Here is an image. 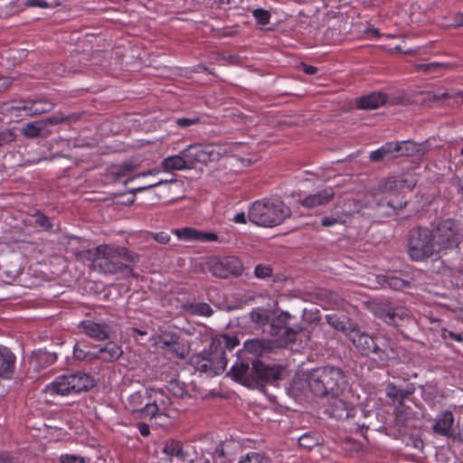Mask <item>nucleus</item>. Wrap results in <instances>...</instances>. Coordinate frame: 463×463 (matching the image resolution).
Instances as JSON below:
<instances>
[{
	"instance_id": "1",
	"label": "nucleus",
	"mask_w": 463,
	"mask_h": 463,
	"mask_svg": "<svg viewBox=\"0 0 463 463\" xmlns=\"http://www.w3.org/2000/svg\"><path fill=\"white\" fill-rule=\"evenodd\" d=\"M239 344L240 341L235 335H222L213 337L209 350L194 354L190 364L195 371L208 377L221 374L227 366V352H232Z\"/></svg>"
},
{
	"instance_id": "2",
	"label": "nucleus",
	"mask_w": 463,
	"mask_h": 463,
	"mask_svg": "<svg viewBox=\"0 0 463 463\" xmlns=\"http://www.w3.org/2000/svg\"><path fill=\"white\" fill-rule=\"evenodd\" d=\"M416 180L413 177H388L382 180L376 189L375 196L384 194L377 202V210L385 216H396L407 205L402 194L413 190Z\"/></svg>"
},
{
	"instance_id": "3",
	"label": "nucleus",
	"mask_w": 463,
	"mask_h": 463,
	"mask_svg": "<svg viewBox=\"0 0 463 463\" xmlns=\"http://www.w3.org/2000/svg\"><path fill=\"white\" fill-rule=\"evenodd\" d=\"M310 392L317 397L343 394L347 387L344 371L336 366H321L313 369L307 377Z\"/></svg>"
},
{
	"instance_id": "4",
	"label": "nucleus",
	"mask_w": 463,
	"mask_h": 463,
	"mask_svg": "<svg viewBox=\"0 0 463 463\" xmlns=\"http://www.w3.org/2000/svg\"><path fill=\"white\" fill-rule=\"evenodd\" d=\"M350 340L362 355L371 357L380 366L387 365L397 355L391 340L381 335L352 330Z\"/></svg>"
},
{
	"instance_id": "5",
	"label": "nucleus",
	"mask_w": 463,
	"mask_h": 463,
	"mask_svg": "<svg viewBox=\"0 0 463 463\" xmlns=\"http://www.w3.org/2000/svg\"><path fill=\"white\" fill-rule=\"evenodd\" d=\"M291 210L279 199L264 198L255 201L248 211L252 223L263 227H275L290 217Z\"/></svg>"
},
{
	"instance_id": "6",
	"label": "nucleus",
	"mask_w": 463,
	"mask_h": 463,
	"mask_svg": "<svg viewBox=\"0 0 463 463\" xmlns=\"http://www.w3.org/2000/svg\"><path fill=\"white\" fill-rule=\"evenodd\" d=\"M94 385V378L90 373L76 372L59 375L45 386V392L50 394L67 396L87 392Z\"/></svg>"
},
{
	"instance_id": "7",
	"label": "nucleus",
	"mask_w": 463,
	"mask_h": 463,
	"mask_svg": "<svg viewBox=\"0 0 463 463\" xmlns=\"http://www.w3.org/2000/svg\"><path fill=\"white\" fill-rule=\"evenodd\" d=\"M438 252L430 229L419 227L411 232L408 253L412 260L423 261Z\"/></svg>"
},
{
	"instance_id": "8",
	"label": "nucleus",
	"mask_w": 463,
	"mask_h": 463,
	"mask_svg": "<svg viewBox=\"0 0 463 463\" xmlns=\"http://www.w3.org/2000/svg\"><path fill=\"white\" fill-rule=\"evenodd\" d=\"M290 314L281 312L277 317L269 320L266 329L267 334L272 336H278L285 345L294 344L298 339L302 341V337H307V330L302 327L292 328L289 326Z\"/></svg>"
},
{
	"instance_id": "9",
	"label": "nucleus",
	"mask_w": 463,
	"mask_h": 463,
	"mask_svg": "<svg viewBox=\"0 0 463 463\" xmlns=\"http://www.w3.org/2000/svg\"><path fill=\"white\" fill-rule=\"evenodd\" d=\"M431 232L439 252L458 247L462 240L459 224L452 219L439 221Z\"/></svg>"
},
{
	"instance_id": "10",
	"label": "nucleus",
	"mask_w": 463,
	"mask_h": 463,
	"mask_svg": "<svg viewBox=\"0 0 463 463\" xmlns=\"http://www.w3.org/2000/svg\"><path fill=\"white\" fill-rule=\"evenodd\" d=\"M205 266L213 276L220 279L239 277L243 272L242 261L236 256H211L207 259Z\"/></svg>"
},
{
	"instance_id": "11",
	"label": "nucleus",
	"mask_w": 463,
	"mask_h": 463,
	"mask_svg": "<svg viewBox=\"0 0 463 463\" xmlns=\"http://www.w3.org/2000/svg\"><path fill=\"white\" fill-rule=\"evenodd\" d=\"M373 310L376 317L395 327L405 326L412 321L408 308L390 302L377 304Z\"/></svg>"
},
{
	"instance_id": "12",
	"label": "nucleus",
	"mask_w": 463,
	"mask_h": 463,
	"mask_svg": "<svg viewBox=\"0 0 463 463\" xmlns=\"http://www.w3.org/2000/svg\"><path fill=\"white\" fill-rule=\"evenodd\" d=\"M119 251V248L110 246L109 254L99 256L94 270L103 274L121 273L125 277L130 276L133 269L130 265L123 263L118 260Z\"/></svg>"
},
{
	"instance_id": "13",
	"label": "nucleus",
	"mask_w": 463,
	"mask_h": 463,
	"mask_svg": "<svg viewBox=\"0 0 463 463\" xmlns=\"http://www.w3.org/2000/svg\"><path fill=\"white\" fill-rule=\"evenodd\" d=\"M355 412V407L352 402L346 401L345 391H343V394L330 396L324 406V413L329 418L338 420L354 418Z\"/></svg>"
},
{
	"instance_id": "14",
	"label": "nucleus",
	"mask_w": 463,
	"mask_h": 463,
	"mask_svg": "<svg viewBox=\"0 0 463 463\" xmlns=\"http://www.w3.org/2000/svg\"><path fill=\"white\" fill-rule=\"evenodd\" d=\"M52 107V102L43 99L19 100L11 102L6 109L12 116L23 118L48 112Z\"/></svg>"
},
{
	"instance_id": "15",
	"label": "nucleus",
	"mask_w": 463,
	"mask_h": 463,
	"mask_svg": "<svg viewBox=\"0 0 463 463\" xmlns=\"http://www.w3.org/2000/svg\"><path fill=\"white\" fill-rule=\"evenodd\" d=\"M283 367L279 364L267 365L261 361H251V384L264 386L280 378Z\"/></svg>"
},
{
	"instance_id": "16",
	"label": "nucleus",
	"mask_w": 463,
	"mask_h": 463,
	"mask_svg": "<svg viewBox=\"0 0 463 463\" xmlns=\"http://www.w3.org/2000/svg\"><path fill=\"white\" fill-rule=\"evenodd\" d=\"M170 405L169 397L161 389H149V400L145 404L146 415L153 418L164 415Z\"/></svg>"
},
{
	"instance_id": "17",
	"label": "nucleus",
	"mask_w": 463,
	"mask_h": 463,
	"mask_svg": "<svg viewBox=\"0 0 463 463\" xmlns=\"http://www.w3.org/2000/svg\"><path fill=\"white\" fill-rule=\"evenodd\" d=\"M79 328L88 336L97 341H105L109 338L112 328L109 323L96 322L90 319L83 320Z\"/></svg>"
},
{
	"instance_id": "18",
	"label": "nucleus",
	"mask_w": 463,
	"mask_h": 463,
	"mask_svg": "<svg viewBox=\"0 0 463 463\" xmlns=\"http://www.w3.org/2000/svg\"><path fill=\"white\" fill-rule=\"evenodd\" d=\"M175 234L185 241L211 242L218 241V235L215 232L199 231L192 227L177 229L175 231Z\"/></svg>"
},
{
	"instance_id": "19",
	"label": "nucleus",
	"mask_w": 463,
	"mask_h": 463,
	"mask_svg": "<svg viewBox=\"0 0 463 463\" xmlns=\"http://www.w3.org/2000/svg\"><path fill=\"white\" fill-rule=\"evenodd\" d=\"M454 415L452 411L445 410L440 411L436 415L435 423L432 426V430L434 433L444 436V437H452L454 434L453 425H454Z\"/></svg>"
},
{
	"instance_id": "20",
	"label": "nucleus",
	"mask_w": 463,
	"mask_h": 463,
	"mask_svg": "<svg viewBox=\"0 0 463 463\" xmlns=\"http://www.w3.org/2000/svg\"><path fill=\"white\" fill-rule=\"evenodd\" d=\"M237 146V144L230 143H210L203 144V153L205 164L220 160L222 156L232 152V148Z\"/></svg>"
},
{
	"instance_id": "21",
	"label": "nucleus",
	"mask_w": 463,
	"mask_h": 463,
	"mask_svg": "<svg viewBox=\"0 0 463 463\" xmlns=\"http://www.w3.org/2000/svg\"><path fill=\"white\" fill-rule=\"evenodd\" d=\"M149 400V389L144 388L130 394L128 398L126 407L133 414L146 417L145 404Z\"/></svg>"
},
{
	"instance_id": "22",
	"label": "nucleus",
	"mask_w": 463,
	"mask_h": 463,
	"mask_svg": "<svg viewBox=\"0 0 463 463\" xmlns=\"http://www.w3.org/2000/svg\"><path fill=\"white\" fill-rule=\"evenodd\" d=\"M387 95L382 91H373L364 95L355 100L357 109L372 110L380 108L387 102Z\"/></svg>"
},
{
	"instance_id": "23",
	"label": "nucleus",
	"mask_w": 463,
	"mask_h": 463,
	"mask_svg": "<svg viewBox=\"0 0 463 463\" xmlns=\"http://www.w3.org/2000/svg\"><path fill=\"white\" fill-rule=\"evenodd\" d=\"M335 191L332 187H326L317 194H309L300 201L302 206L306 208H315L317 206L327 204L333 200Z\"/></svg>"
},
{
	"instance_id": "24",
	"label": "nucleus",
	"mask_w": 463,
	"mask_h": 463,
	"mask_svg": "<svg viewBox=\"0 0 463 463\" xmlns=\"http://www.w3.org/2000/svg\"><path fill=\"white\" fill-rule=\"evenodd\" d=\"M15 355L11 350L4 345H0V378L9 380L12 378L14 366Z\"/></svg>"
},
{
	"instance_id": "25",
	"label": "nucleus",
	"mask_w": 463,
	"mask_h": 463,
	"mask_svg": "<svg viewBox=\"0 0 463 463\" xmlns=\"http://www.w3.org/2000/svg\"><path fill=\"white\" fill-rule=\"evenodd\" d=\"M414 391L415 388L411 383L401 386L396 385L393 383H390L385 388L386 395L392 401V402L398 403L399 405H402L403 401L411 395Z\"/></svg>"
},
{
	"instance_id": "26",
	"label": "nucleus",
	"mask_w": 463,
	"mask_h": 463,
	"mask_svg": "<svg viewBox=\"0 0 463 463\" xmlns=\"http://www.w3.org/2000/svg\"><path fill=\"white\" fill-rule=\"evenodd\" d=\"M243 346L247 353L262 356L273 349L274 342L264 338H253L246 340Z\"/></svg>"
},
{
	"instance_id": "27",
	"label": "nucleus",
	"mask_w": 463,
	"mask_h": 463,
	"mask_svg": "<svg viewBox=\"0 0 463 463\" xmlns=\"http://www.w3.org/2000/svg\"><path fill=\"white\" fill-rule=\"evenodd\" d=\"M230 374L237 382L247 385L251 384V366H250L248 362H239V357L236 363L232 366Z\"/></svg>"
},
{
	"instance_id": "28",
	"label": "nucleus",
	"mask_w": 463,
	"mask_h": 463,
	"mask_svg": "<svg viewBox=\"0 0 463 463\" xmlns=\"http://www.w3.org/2000/svg\"><path fill=\"white\" fill-rule=\"evenodd\" d=\"M110 250V245L102 244L95 248L84 250L77 254V259L81 261H90L91 268L94 269L99 256L109 254Z\"/></svg>"
},
{
	"instance_id": "29",
	"label": "nucleus",
	"mask_w": 463,
	"mask_h": 463,
	"mask_svg": "<svg viewBox=\"0 0 463 463\" xmlns=\"http://www.w3.org/2000/svg\"><path fill=\"white\" fill-rule=\"evenodd\" d=\"M162 453L168 458L170 463L173 458L184 460L187 457V453L184 450L183 443L174 439H169L165 441Z\"/></svg>"
},
{
	"instance_id": "30",
	"label": "nucleus",
	"mask_w": 463,
	"mask_h": 463,
	"mask_svg": "<svg viewBox=\"0 0 463 463\" xmlns=\"http://www.w3.org/2000/svg\"><path fill=\"white\" fill-rule=\"evenodd\" d=\"M123 354L120 345L109 342L104 347L97 346V359L104 362H114Z\"/></svg>"
},
{
	"instance_id": "31",
	"label": "nucleus",
	"mask_w": 463,
	"mask_h": 463,
	"mask_svg": "<svg viewBox=\"0 0 463 463\" xmlns=\"http://www.w3.org/2000/svg\"><path fill=\"white\" fill-rule=\"evenodd\" d=\"M162 166L166 172L181 171L192 168L188 159L181 153L179 155L165 157L162 161Z\"/></svg>"
},
{
	"instance_id": "32",
	"label": "nucleus",
	"mask_w": 463,
	"mask_h": 463,
	"mask_svg": "<svg viewBox=\"0 0 463 463\" xmlns=\"http://www.w3.org/2000/svg\"><path fill=\"white\" fill-rule=\"evenodd\" d=\"M181 154L188 159L191 167H193L195 163L205 164L203 144L202 143L189 145L181 151Z\"/></svg>"
},
{
	"instance_id": "33",
	"label": "nucleus",
	"mask_w": 463,
	"mask_h": 463,
	"mask_svg": "<svg viewBox=\"0 0 463 463\" xmlns=\"http://www.w3.org/2000/svg\"><path fill=\"white\" fill-rule=\"evenodd\" d=\"M378 282L383 287L394 290H402L410 287L409 280L392 275H381L377 277Z\"/></svg>"
},
{
	"instance_id": "34",
	"label": "nucleus",
	"mask_w": 463,
	"mask_h": 463,
	"mask_svg": "<svg viewBox=\"0 0 463 463\" xmlns=\"http://www.w3.org/2000/svg\"><path fill=\"white\" fill-rule=\"evenodd\" d=\"M184 310L194 316L210 317L213 314L211 306L205 302L187 301L183 304Z\"/></svg>"
},
{
	"instance_id": "35",
	"label": "nucleus",
	"mask_w": 463,
	"mask_h": 463,
	"mask_svg": "<svg viewBox=\"0 0 463 463\" xmlns=\"http://www.w3.org/2000/svg\"><path fill=\"white\" fill-rule=\"evenodd\" d=\"M73 355L80 361H91L97 359V346L92 350L84 343H77L73 347Z\"/></svg>"
},
{
	"instance_id": "36",
	"label": "nucleus",
	"mask_w": 463,
	"mask_h": 463,
	"mask_svg": "<svg viewBox=\"0 0 463 463\" xmlns=\"http://www.w3.org/2000/svg\"><path fill=\"white\" fill-rule=\"evenodd\" d=\"M270 311L265 308H254L250 314L251 321L265 333L270 320Z\"/></svg>"
},
{
	"instance_id": "37",
	"label": "nucleus",
	"mask_w": 463,
	"mask_h": 463,
	"mask_svg": "<svg viewBox=\"0 0 463 463\" xmlns=\"http://www.w3.org/2000/svg\"><path fill=\"white\" fill-rule=\"evenodd\" d=\"M189 353L187 345L180 337L167 349V354L172 358L184 359Z\"/></svg>"
},
{
	"instance_id": "38",
	"label": "nucleus",
	"mask_w": 463,
	"mask_h": 463,
	"mask_svg": "<svg viewBox=\"0 0 463 463\" xmlns=\"http://www.w3.org/2000/svg\"><path fill=\"white\" fill-rule=\"evenodd\" d=\"M319 436L316 433H305L298 439V444L306 449H312L319 444Z\"/></svg>"
},
{
	"instance_id": "39",
	"label": "nucleus",
	"mask_w": 463,
	"mask_h": 463,
	"mask_svg": "<svg viewBox=\"0 0 463 463\" xmlns=\"http://www.w3.org/2000/svg\"><path fill=\"white\" fill-rule=\"evenodd\" d=\"M399 143L402 144V149L401 151H399L400 156H413L420 151V145L414 143L412 141L407 140L401 141Z\"/></svg>"
},
{
	"instance_id": "40",
	"label": "nucleus",
	"mask_w": 463,
	"mask_h": 463,
	"mask_svg": "<svg viewBox=\"0 0 463 463\" xmlns=\"http://www.w3.org/2000/svg\"><path fill=\"white\" fill-rule=\"evenodd\" d=\"M239 463H269V458L259 452H249L241 459Z\"/></svg>"
},
{
	"instance_id": "41",
	"label": "nucleus",
	"mask_w": 463,
	"mask_h": 463,
	"mask_svg": "<svg viewBox=\"0 0 463 463\" xmlns=\"http://www.w3.org/2000/svg\"><path fill=\"white\" fill-rule=\"evenodd\" d=\"M43 125L40 122L28 123L23 128V134L27 137H36L41 135Z\"/></svg>"
},
{
	"instance_id": "42",
	"label": "nucleus",
	"mask_w": 463,
	"mask_h": 463,
	"mask_svg": "<svg viewBox=\"0 0 463 463\" xmlns=\"http://www.w3.org/2000/svg\"><path fill=\"white\" fill-rule=\"evenodd\" d=\"M78 119V116L75 114H70L68 116L53 115L45 119V122L50 125H58L61 123H71Z\"/></svg>"
},
{
	"instance_id": "43",
	"label": "nucleus",
	"mask_w": 463,
	"mask_h": 463,
	"mask_svg": "<svg viewBox=\"0 0 463 463\" xmlns=\"http://www.w3.org/2000/svg\"><path fill=\"white\" fill-rule=\"evenodd\" d=\"M440 336L448 344H449L450 342H453V341L458 342V343H463V334L462 333H457V332L449 330L447 328L440 329Z\"/></svg>"
},
{
	"instance_id": "44",
	"label": "nucleus",
	"mask_w": 463,
	"mask_h": 463,
	"mask_svg": "<svg viewBox=\"0 0 463 463\" xmlns=\"http://www.w3.org/2000/svg\"><path fill=\"white\" fill-rule=\"evenodd\" d=\"M252 15L257 24L262 26L269 24L271 17L270 13L262 8H257L253 10Z\"/></svg>"
},
{
	"instance_id": "45",
	"label": "nucleus",
	"mask_w": 463,
	"mask_h": 463,
	"mask_svg": "<svg viewBox=\"0 0 463 463\" xmlns=\"http://www.w3.org/2000/svg\"><path fill=\"white\" fill-rule=\"evenodd\" d=\"M180 336L176 334L163 333L158 338V345L161 348L168 349Z\"/></svg>"
},
{
	"instance_id": "46",
	"label": "nucleus",
	"mask_w": 463,
	"mask_h": 463,
	"mask_svg": "<svg viewBox=\"0 0 463 463\" xmlns=\"http://www.w3.org/2000/svg\"><path fill=\"white\" fill-rule=\"evenodd\" d=\"M34 217H35V223L39 227H41L46 231L51 230L52 228L53 224L47 215L43 214L41 212H37L35 213Z\"/></svg>"
},
{
	"instance_id": "47",
	"label": "nucleus",
	"mask_w": 463,
	"mask_h": 463,
	"mask_svg": "<svg viewBox=\"0 0 463 463\" xmlns=\"http://www.w3.org/2000/svg\"><path fill=\"white\" fill-rule=\"evenodd\" d=\"M169 392H171L173 395L175 397L183 398L185 395H187V391L185 389L184 383L179 382H170Z\"/></svg>"
},
{
	"instance_id": "48",
	"label": "nucleus",
	"mask_w": 463,
	"mask_h": 463,
	"mask_svg": "<svg viewBox=\"0 0 463 463\" xmlns=\"http://www.w3.org/2000/svg\"><path fill=\"white\" fill-rule=\"evenodd\" d=\"M200 122H201V118H199V117L178 118L175 119L176 126L181 128H187L196 125Z\"/></svg>"
},
{
	"instance_id": "49",
	"label": "nucleus",
	"mask_w": 463,
	"mask_h": 463,
	"mask_svg": "<svg viewBox=\"0 0 463 463\" xmlns=\"http://www.w3.org/2000/svg\"><path fill=\"white\" fill-rule=\"evenodd\" d=\"M16 137L14 132L11 129H4L0 131V146L13 142Z\"/></svg>"
},
{
	"instance_id": "50",
	"label": "nucleus",
	"mask_w": 463,
	"mask_h": 463,
	"mask_svg": "<svg viewBox=\"0 0 463 463\" xmlns=\"http://www.w3.org/2000/svg\"><path fill=\"white\" fill-rule=\"evenodd\" d=\"M257 278L266 279L272 275V269L268 265H257L254 269Z\"/></svg>"
},
{
	"instance_id": "51",
	"label": "nucleus",
	"mask_w": 463,
	"mask_h": 463,
	"mask_svg": "<svg viewBox=\"0 0 463 463\" xmlns=\"http://www.w3.org/2000/svg\"><path fill=\"white\" fill-rule=\"evenodd\" d=\"M326 321L330 326H332L336 330L341 331L345 329V322L340 320V318L336 315H327Z\"/></svg>"
},
{
	"instance_id": "52",
	"label": "nucleus",
	"mask_w": 463,
	"mask_h": 463,
	"mask_svg": "<svg viewBox=\"0 0 463 463\" xmlns=\"http://www.w3.org/2000/svg\"><path fill=\"white\" fill-rule=\"evenodd\" d=\"M60 460L61 463H86L84 458L73 454H62Z\"/></svg>"
},
{
	"instance_id": "53",
	"label": "nucleus",
	"mask_w": 463,
	"mask_h": 463,
	"mask_svg": "<svg viewBox=\"0 0 463 463\" xmlns=\"http://www.w3.org/2000/svg\"><path fill=\"white\" fill-rule=\"evenodd\" d=\"M401 146H402V144H400L398 141H396V142L392 141V142H386L385 144H383L382 146V148L384 149L383 151L385 152L386 155H389L393 152H396L399 154V151H401V149H402Z\"/></svg>"
},
{
	"instance_id": "54",
	"label": "nucleus",
	"mask_w": 463,
	"mask_h": 463,
	"mask_svg": "<svg viewBox=\"0 0 463 463\" xmlns=\"http://www.w3.org/2000/svg\"><path fill=\"white\" fill-rule=\"evenodd\" d=\"M384 149L380 146L378 149L372 151L369 155V159L372 162H380L382 161L387 155L383 151Z\"/></svg>"
},
{
	"instance_id": "55",
	"label": "nucleus",
	"mask_w": 463,
	"mask_h": 463,
	"mask_svg": "<svg viewBox=\"0 0 463 463\" xmlns=\"http://www.w3.org/2000/svg\"><path fill=\"white\" fill-rule=\"evenodd\" d=\"M344 222H345V221L342 220V218H340V217L326 216L321 220V224L324 227H330V226H333V225H335L338 223H344Z\"/></svg>"
},
{
	"instance_id": "56",
	"label": "nucleus",
	"mask_w": 463,
	"mask_h": 463,
	"mask_svg": "<svg viewBox=\"0 0 463 463\" xmlns=\"http://www.w3.org/2000/svg\"><path fill=\"white\" fill-rule=\"evenodd\" d=\"M165 183H166V181L160 180V181H158L156 183H154V184H147V185H145V186H140V187L135 188V189H133L132 193L133 194L141 193V192H144V191L148 190L150 188L159 186V185H161V184H163Z\"/></svg>"
},
{
	"instance_id": "57",
	"label": "nucleus",
	"mask_w": 463,
	"mask_h": 463,
	"mask_svg": "<svg viewBox=\"0 0 463 463\" xmlns=\"http://www.w3.org/2000/svg\"><path fill=\"white\" fill-rule=\"evenodd\" d=\"M154 239L161 244H166L170 241V236L166 232H161L155 233Z\"/></svg>"
},
{
	"instance_id": "58",
	"label": "nucleus",
	"mask_w": 463,
	"mask_h": 463,
	"mask_svg": "<svg viewBox=\"0 0 463 463\" xmlns=\"http://www.w3.org/2000/svg\"><path fill=\"white\" fill-rule=\"evenodd\" d=\"M452 25L455 27H463V13H457L452 16Z\"/></svg>"
},
{
	"instance_id": "59",
	"label": "nucleus",
	"mask_w": 463,
	"mask_h": 463,
	"mask_svg": "<svg viewBox=\"0 0 463 463\" xmlns=\"http://www.w3.org/2000/svg\"><path fill=\"white\" fill-rule=\"evenodd\" d=\"M13 80L9 77L0 75V91L5 90L12 83Z\"/></svg>"
},
{
	"instance_id": "60",
	"label": "nucleus",
	"mask_w": 463,
	"mask_h": 463,
	"mask_svg": "<svg viewBox=\"0 0 463 463\" xmlns=\"http://www.w3.org/2000/svg\"><path fill=\"white\" fill-rule=\"evenodd\" d=\"M137 429L140 432V434L143 436V437H147L149 436L150 434V428H149V425L145 423V422H141V423H138L137 425Z\"/></svg>"
},
{
	"instance_id": "61",
	"label": "nucleus",
	"mask_w": 463,
	"mask_h": 463,
	"mask_svg": "<svg viewBox=\"0 0 463 463\" xmlns=\"http://www.w3.org/2000/svg\"><path fill=\"white\" fill-rule=\"evenodd\" d=\"M38 357H39L40 360H43L44 359L47 362H49L50 364L54 363L55 360H56V356L53 354H51V353H48V352L41 353Z\"/></svg>"
},
{
	"instance_id": "62",
	"label": "nucleus",
	"mask_w": 463,
	"mask_h": 463,
	"mask_svg": "<svg viewBox=\"0 0 463 463\" xmlns=\"http://www.w3.org/2000/svg\"><path fill=\"white\" fill-rule=\"evenodd\" d=\"M454 282L458 288H463V270L459 269L454 275Z\"/></svg>"
},
{
	"instance_id": "63",
	"label": "nucleus",
	"mask_w": 463,
	"mask_h": 463,
	"mask_svg": "<svg viewBox=\"0 0 463 463\" xmlns=\"http://www.w3.org/2000/svg\"><path fill=\"white\" fill-rule=\"evenodd\" d=\"M132 166L130 165H125L120 167L118 172L116 173L118 177H122L128 175L132 171Z\"/></svg>"
},
{
	"instance_id": "64",
	"label": "nucleus",
	"mask_w": 463,
	"mask_h": 463,
	"mask_svg": "<svg viewBox=\"0 0 463 463\" xmlns=\"http://www.w3.org/2000/svg\"><path fill=\"white\" fill-rule=\"evenodd\" d=\"M235 223L245 224L247 222L246 214L243 212L238 213L232 218Z\"/></svg>"
}]
</instances>
